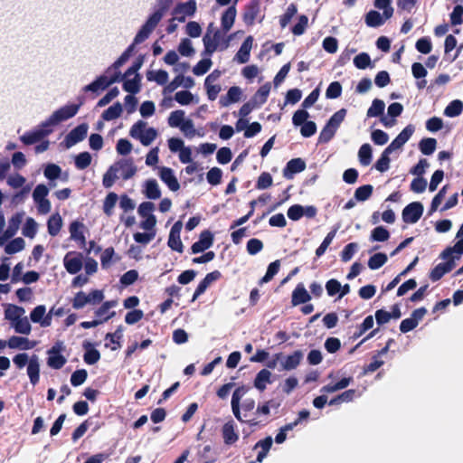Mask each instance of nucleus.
I'll return each instance as SVG.
<instances>
[{
    "label": "nucleus",
    "mask_w": 463,
    "mask_h": 463,
    "mask_svg": "<svg viewBox=\"0 0 463 463\" xmlns=\"http://www.w3.org/2000/svg\"><path fill=\"white\" fill-rule=\"evenodd\" d=\"M25 310L24 307L8 304L5 310V318L11 321V323H14L23 316H24Z\"/></svg>",
    "instance_id": "32"
},
{
    "label": "nucleus",
    "mask_w": 463,
    "mask_h": 463,
    "mask_svg": "<svg viewBox=\"0 0 463 463\" xmlns=\"http://www.w3.org/2000/svg\"><path fill=\"white\" fill-rule=\"evenodd\" d=\"M22 219L23 215L21 213H16L9 220L8 227L5 232L6 237H13L16 233V232L19 229Z\"/></svg>",
    "instance_id": "55"
},
{
    "label": "nucleus",
    "mask_w": 463,
    "mask_h": 463,
    "mask_svg": "<svg viewBox=\"0 0 463 463\" xmlns=\"http://www.w3.org/2000/svg\"><path fill=\"white\" fill-rule=\"evenodd\" d=\"M306 169V162L300 158H293L289 160L283 169V176L286 179H292L294 175L300 173Z\"/></svg>",
    "instance_id": "18"
},
{
    "label": "nucleus",
    "mask_w": 463,
    "mask_h": 463,
    "mask_svg": "<svg viewBox=\"0 0 463 463\" xmlns=\"http://www.w3.org/2000/svg\"><path fill=\"white\" fill-rule=\"evenodd\" d=\"M260 13V0H250L245 6L242 13V21L248 25L251 26Z\"/></svg>",
    "instance_id": "10"
},
{
    "label": "nucleus",
    "mask_w": 463,
    "mask_h": 463,
    "mask_svg": "<svg viewBox=\"0 0 463 463\" xmlns=\"http://www.w3.org/2000/svg\"><path fill=\"white\" fill-rule=\"evenodd\" d=\"M61 224L62 221L60 214L56 213L52 215L47 222L48 232L52 236H56L61 228Z\"/></svg>",
    "instance_id": "45"
},
{
    "label": "nucleus",
    "mask_w": 463,
    "mask_h": 463,
    "mask_svg": "<svg viewBox=\"0 0 463 463\" xmlns=\"http://www.w3.org/2000/svg\"><path fill=\"white\" fill-rule=\"evenodd\" d=\"M241 90L238 86L231 87L225 96L221 97L219 103L221 107H228L232 103L238 102L241 99Z\"/></svg>",
    "instance_id": "25"
},
{
    "label": "nucleus",
    "mask_w": 463,
    "mask_h": 463,
    "mask_svg": "<svg viewBox=\"0 0 463 463\" xmlns=\"http://www.w3.org/2000/svg\"><path fill=\"white\" fill-rule=\"evenodd\" d=\"M66 270L71 274H76L82 268V255L78 252H68L63 260Z\"/></svg>",
    "instance_id": "15"
},
{
    "label": "nucleus",
    "mask_w": 463,
    "mask_h": 463,
    "mask_svg": "<svg viewBox=\"0 0 463 463\" xmlns=\"http://www.w3.org/2000/svg\"><path fill=\"white\" fill-rule=\"evenodd\" d=\"M385 104L382 99H374L372 106L367 110V117H382L383 115Z\"/></svg>",
    "instance_id": "49"
},
{
    "label": "nucleus",
    "mask_w": 463,
    "mask_h": 463,
    "mask_svg": "<svg viewBox=\"0 0 463 463\" xmlns=\"http://www.w3.org/2000/svg\"><path fill=\"white\" fill-rule=\"evenodd\" d=\"M346 109H341L333 114V116L329 118L326 124L330 126L332 128L337 130L341 123L344 121Z\"/></svg>",
    "instance_id": "57"
},
{
    "label": "nucleus",
    "mask_w": 463,
    "mask_h": 463,
    "mask_svg": "<svg viewBox=\"0 0 463 463\" xmlns=\"http://www.w3.org/2000/svg\"><path fill=\"white\" fill-rule=\"evenodd\" d=\"M160 179L168 186V188L176 192L180 188V184L178 183L177 178L174 175L173 169L170 167L163 166L159 171Z\"/></svg>",
    "instance_id": "21"
},
{
    "label": "nucleus",
    "mask_w": 463,
    "mask_h": 463,
    "mask_svg": "<svg viewBox=\"0 0 463 463\" xmlns=\"http://www.w3.org/2000/svg\"><path fill=\"white\" fill-rule=\"evenodd\" d=\"M279 268H280V260H276L275 261L269 263V265L268 266L266 274L260 280V284L261 285V284L268 283L269 281H270L274 278V276L279 271Z\"/></svg>",
    "instance_id": "47"
},
{
    "label": "nucleus",
    "mask_w": 463,
    "mask_h": 463,
    "mask_svg": "<svg viewBox=\"0 0 463 463\" xmlns=\"http://www.w3.org/2000/svg\"><path fill=\"white\" fill-rule=\"evenodd\" d=\"M413 125L410 124L405 127L402 132L391 142V144L384 149L386 153L392 154L394 150L400 149L411 138L414 133Z\"/></svg>",
    "instance_id": "9"
},
{
    "label": "nucleus",
    "mask_w": 463,
    "mask_h": 463,
    "mask_svg": "<svg viewBox=\"0 0 463 463\" xmlns=\"http://www.w3.org/2000/svg\"><path fill=\"white\" fill-rule=\"evenodd\" d=\"M390 238V232L383 226H378L372 231L371 240L373 241H385Z\"/></svg>",
    "instance_id": "61"
},
{
    "label": "nucleus",
    "mask_w": 463,
    "mask_h": 463,
    "mask_svg": "<svg viewBox=\"0 0 463 463\" xmlns=\"http://www.w3.org/2000/svg\"><path fill=\"white\" fill-rule=\"evenodd\" d=\"M463 111V102L459 99H455L449 102V104L444 109V115L449 118L459 116Z\"/></svg>",
    "instance_id": "41"
},
{
    "label": "nucleus",
    "mask_w": 463,
    "mask_h": 463,
    "mask_svg": "<svg viewBox=\"0 0 463 463\" xmlns=\"http://www.w3.org/2000/svg\"><path fill=\"white\" fill-rule=\"evenodd\" d=\"M424 207L420 202H412L406 205L402 213V221L405 223H415L422 216Z\"/></svg>",
    "instance_id": "7"
},
{
    "label": "nucleus",
    "mask_w": 463,
    "mask_h": 463,
    "mask_svg": "<svg viewBox=\"0 0 463 463\" xmlns=\"http://www.w3.org/2000/svg\"><path fill=\"white\" fill-rule=\"evenodd\" d=\"M111 67L106 71L107 74L99 76L96 80L89 84V91L98 92L106 90L109 85L122 80L120 71L111 72Z\"/></svg>",
    "instance_id": "3"
},
{
    "label": "nucleus",
    "mask_w": 463,
    "mask_h": 463,
    "mask_svg": "<svg viewBox=\"0 0 463 463\" xmlns=\"http://www.w3.org/2000/svg\"><path fill=\"white\" fill-rule=\"evenodd\" d=\"M196 11L195 0H189L185 3H179L174 8L172 14L174 15L173 20H176L179 23H184L186 16H192Z\"/></svg>",
    "instance_id": "8"
},
{
    "label": "nucleus",
    "mask_w": 463,
    "mask_h": 463,
    "mask_svg": "<svg viewBox=\"0 0 463 463\" xmlns=\"http://www.w3.org/2000/svg\"><path fill=\"white\" fill-rule=\"evenodd\" d=\"M52 132L50 126H44V121L32 131L24 134L20 139L25 145H32L41 141L44 137Z\"/></svg>",
    "instance_id": "6"
},
{
    "label": "nucleus",
    "mask_w": 463,
    "mask_h": 463,
    "mask_svg": "<svg viewBox=\"0 0 463 463\" xmlns=\"http://www.w3.org/2000/svg\"><path fill=\"white\" fill-rule=\"evenodd\" d=\"M253 37L251 35L245 38L239 51L235 55V59L240 63H246L250 60V50L252 48Z\"/></svg>",
    "instance_id": "24"
},
{
    "label": "nucleus",
    "mask_w": 463,
    "mask_h": 463,
    "mask_svg": "<svg viewBox=\"0 0 463 463\" xmlns=\"http://www.w3.org/2000/svg\"><path fill=\"white\" fill-rule=\"evenodd\" d=\"M14 331L18 334L29 335L32 330L31 324L27 318V317L23 316L17 321L12 324Z\"/></svg>",
    "instance_id": "44"
},
{
    "label": "nucleus",
    "mask_w": 463,
    "mask_h": 463,
    "mask_svg": "<svg viewBox=\"0 0 463 463\" xmlns=\"http://www.w3.org/2000/svg\"><path fill=\"white\" fill-rule=\"evenodd\" d=\"M172 0H157V8L156 10L149 15L146 23L141 26L139 31L135 36V43H141L145 42L151 33L157 26L165 14L169 9Z\"/></svg>",
    "instance_id": "1"
},
{
    "label": "nucleus",
    "mask_w": 463,
    "mask_h": 463,
    "mask_svg": "<svg viewBox=\"0 0 463 463\" xmlns=\"http://www.w3.org/2000/svg\"><path fill=\"white\" fill-rule=\"evenodd\" d=\"M437 146V140L433 137L422 138L419 143L420 152L425 156H430L434 153Z\"/></svg>",
    "instance_id": "42"
},
{
    "label": "nucleus",
    "mask_w": 463,
    "mask_h": 463,
    "mask_svg": "<svg viewBox=\"0 0 463 463\" xmlns=\"http://www.w3.org/2000/svg\"><path fill=\"white\" fill-rule=\"evenodd\" d=\"M87 136V125L80 124L73 128L66 137L64 141L61 143L68 149L75 146L79 142L82 141Z\"/></svg>",
    "instance_id": "13"
},
{
    "label": "nucleus",
    "mask_w": 463,
    "mask_h": 463,
    "mask_svg": "<svg viewBox=\"0 0 463 463\" xmlns=\"http://www.w3.org/2000/svg\"><path fill=\"white\" fill-rule=\"evenodd\" d=\"M45 313V306L39 305L31 312L30 318L33 323H39L41 326L47 327L51 326V315Z\"/></svg>",
    "instance_id": "22"
},
{
    "label": "nucleus",
    "mask_w": 463,
    "mask_h": 463,
    "mask_svg": "<svg viewBox=\"0 0 463 463\" xmlns=\"http://www.w3.org/2000/svg\"><path fill=\"white\" fill-rule=\"evenodd\" d=\"M390 162H391L390 154L386 153V151L383 150V153L381 154V156L379 157V159L375 162L374 168L377 171L383 173L389 169Z\"/></svg>",
    "instance_id": "59"
},
{
    "label": "nucleus",
    "mask_w": 463,
    "mask_h": 463,
    "mask_svg": "<svg viewBox=\"0 0 463 463\" xmlns=\"http://www.w3.org/2000/svg\"><path fill=\"white\" fill-rule=\"evenodd\" d=\"M44 176L50 181V186L54 187L56 186L55 180L57 179H62L67 180V174H64L62 176L61 168L55 165V164H48L46 165L44 171H43Z\"/></svg>",
    "instance_id": "19"
},
{
    "label": "nucleus",
    "mask_w": 463,
    "mask_h": 463,
    "mask_svg": "<svg viewBox=\"0 0 463 463\" xmlns=\"http://www.w3.org/2000/svg\"><path fill=\"white\" fill-rule=\"evenodd\" d=\"M117 305V300H109L104 302L95 312L96 319L89 321V328L94 327L112 318L116 313L115 311H110V308L115 307Z\"/></svg>",
    "instance_id": "4"
},
{
    "label": "nucleus",
    "mask_w": 463,
    "mask_h": 463,
    "mask_svg": "<svg viewBox=\"0 0 463 463\" xmlns=\"http://www.w3.org/2000/svg\"><path fill=\"white\" fill-rule=\"evenodd\" d=\"M118 174V171L114 164L109 167V169L104 175L103 181H102L103 185L106 188L111 187L114 184L115 181L119 178V175Z\"/></svg>",
    "instance_id": "52"
},
{
    "label": "nucleus",
    "mask_w": 463,
    "mask_h": 463,
    "mask_svg": "<svg viewBox=\"0 0 463 463\" xmlns=\"http://www.w3.org/2000/svg\"><path fill=\"white\" fill-rule=\"evenodd\" d=\"M220 37H221V33L218 30L213 33V38H211L209 33H206L203 36V45H204V53L205 54L211 55L213 52H214L216 51V49L218 47V43H219Z\"/></svg>",
    "instance_id": "29"
},
{
    "label": "nucleus",
    "mask_w": 463,
    "mask_h": 463,
    "mask_svg": "<svg viewBox=\"0 0 463 463\" xmlns=\"http://www.w3.org/2000/svg\"><path fill=\"white\" fill-rule=\"evenodd\" d=\"M7 345L10 348H19L22 350H28L34 346V344L32 343L28 338L21 337V336H12L9 338L7 342Z\"/></svg>",
    "instance_id": "33"
},
{
    "label": "nucleus",
    "mask_w": 463,
    "mask_h": 463,
    "mask_svg": "<svg viewBox=\"0 0 463 463\" xmlns=\"http://www.w3.org/2000/svg\"><path fill=\"white\" fill-rule=\"evenodd\" d=\"M24 248V241L22 238H15L5 245V250L7 254H14Z\"/></svg>",
    "instance_id": "64"
},
{
    "label": "nucleus",
    "mask_w": 463,
    "mask_h": 463,
    "mask_svg": "<svg viewBox=\"0 0 463 463\" xmlns=\"http://www.w3.org/2000/svg\"><path fill=\"white\" fill-rule=\"evenodd\" d=\"M311 299V295L307 292L303 283H298L291 295V304L293 307L306 304Z\"/></svg>",
    "instance_id": "20"
},
{
    "label": "nucleus",
    "mask_w": 463,
    "mask_h": 463,
    "mask_svg": "<svg viewBox=\"0 0 463 463\" xmlns=\"http://www.w3.org/2000/svg\"><path fill=\"white\" fill-rule=\"evenodd\" d=\"M383 17L377 11L371 10L365 15V24L369 27H379L383 24Z\"/></svg>",
    "instance_id": "43"
},
{
    "label": "nucleus",
    "mask_w": 463,
    "mask_h": 463,
    "mask_svg": "<svg viewBox=\"0 0 463 463\" xmlns=\"http://www.w3.org/2000/svg\"><path fill=\"white\" fill-rule=\"evenodd\" d=\"M458 239V241L452 247H448L442 251L440 258L450 259L453 258L452 254L455 253L458 255L455 258L458 259L459 256L463 254V238Z\"/></svg>",
    "instance_id": "38"
},
{
    "label": "nucleus",
    "mask_w": 463,
    "mask_h": 463,
    "mask_svg": "<svg viewBox=\"0 0 463 463\" xmlns=\"http://www.w3.org/2000/svg\"><path fill=\"white\" fill-rule=\"evenodd\" d=\"M213 233L209 230H204L200 233L199 240L195 241L192 247L193 254H197L208 250L213 244Z\"/></svg>",
    "instance_id": "12"
},
{
    "label": "nucleus",
    "mask_w": 463,
    "mask_h": 463,
    "mask_svg": "<svg viewBox=\"0 0 463 463\" xmlns=\"http://www.w3.org/2000/svg\"><path fill=\"white\" fill-rule=\"evenodd\" d=\"M388 260L387 255L385 253H375L370 257L368 260V267L371 269H378L383 267Z\"/></svg>",
    "instance_id": "50"
},
{
    "label": "nucleus",
    "mask_w": 463,
    "mask_h": 463,
    "mask_svg": "<svg viewBox=\"0 0 463 463\" xmlns=\"http://www.w3.org/2000/svg\"><path fill=\"white\" fill-rule=\"evenodd\" d=\"M123 109L120 102H116L106 110L103 111L101 118L103 120H113L119 118L122 114Z\"/></svg>",
    "instance_id": "36"
},
{
    "label": "nucleus",
    "mask_w": 463,
    "mask_h": 463,
    "mask_svg": "<svg viewBox=\"0 0 463 463\" xmlns=\"http://www.w3.org/2000/svg\"><path fill=\"white\" fill-rule=\"evenodd\" d=\"M249 389H250L249 387L244 386V385L240 386L235 389V391L232 393V402H231L232 410V412H233L235 418L239 421L246 422L250 426H256L258 424V421L255 419L245 420L241 416L240 402H241L242 396L249 391Z\"/></svg>",
    "instance_id": "5"
},
{
    "label": "nucleus",
    "mask_w": 463,
    "mask_h": 463,
    "mask_svg": "<svg viewBox=\"0 0 463 463\" xmlns=\"http://www.w3.org/2000/svg\"><path fill=\"white\" fill-rule=\"evenodd\" d=\"M272 438L270 436H268L265 439L259 440L255 444L254 449H260L257 455V462H262V460L266 458L267 454L269 453L272 446Z\"/></svg>",
    "instance_id": "30"
},
{
    "label": "nucleus",
    "mask_w": 463,
    "mask_h": 463,
    "mask_svg": "<svg viewBox=\"0 0 463 463\" xmlns=\"http://www.w3.org/2000/svg\"><path fill=\"white\" fill-rule=\"evenodd\" d=\"M272 183L273 178L269 172H263L258 177L255 186L258 190H264L270 187L272 185Z\"/></svg>",
    "instance_id": "62"
},
{
    "label": "nucleus",
    "mask_w": 463,
    "mask_h": 463,
    "mask_svg": "<svg viewBox=\"0 0 463 463\" xmlns=\"http://www.w3.org/2000/svg\"><path fill=\"white\" fill-rule=\"evenodd\" d=\"M211 76H207L204 80V87L206 89L207 98L209 100H215L222 88L219 84H213L211 82Z\"/></svg>",
    "instance_id": "48"
},
{
    "label": "nucleus",
    "mask_w": 463,
    "mask_h": 463,
    "mask_svg": "<svg viewBox=\"0 0 463 463\" xmlns=\"http://www.w3.org/2000/svg\"><path fill=\"white\" fill-rule=\"evenodd\" d=\"M80 103H69L53 111L48 118L44 120V126L53 127L60 123L73 118L79 111Z\"/></svg>",
    "instance_id": "2"
},
{
    "label": "nucleus",
    "mask_w": 463,
    "mask_h": 463,
    "mask_svg": "<svg viewBox=\"0 0 463 463\" xmlns=\"http://www.w3.org/2000/svg\"><path fill=\"white\" fill-rule=\"evenodd\" d=\"M144 195L150 200H156L161 197V190L156 179H148L144 184Z\"/></svg>",
    "instance_id": "28"
},
{
    "label": "nucleus",
    "mask_w": 463,
    "mask_h": 463,
    "mask_svg": "<svg viewBox=\"0 0 463 463\" xmlns=\"http://www.w3.org/2000/svg\"><path fill=\"white\" fill-rule=\"evenodd\" d=\"M446 260V262L439 263L430 270V279L431 281L435 282L439 280L446 273H449L455 267L454 258Z\"/></svg>",
    "instance_id": "16"
},
{
    "label": "nucleus",
    "mask_w": 463,
    "mask_h": 463,
    "mask_svg": "<svg viewBox=\"0 0 463 463\" xmlns=\"http://www.w3.org/2000/svg\"><path fill=\"white\" fill-rule=\"evenodd\" d=\"M358 250V244L356 242H350L348 244H346L343 250L341 251V260L343 262H347L349 261L353 256L354 255V253L357 251Z\"/></svg>",
    "instance_id": "60"
},
{
    "label": "nucleus",
    "mask_w": 463,
    "mask_h": 463,
    "mask_svg": "<svg viewBox=\"0 0 463 463\" xmlns=\"http://www.w3.org/2000/svg\"><path fill=\"white\" fill-rule=\"evenodd\" d=\"M122 338V330L118 327L114 333H108L105 336V340H109V343L105 344L106 347H110L111 350L115 351L118 349L120 345V339Z\"/></svg>",
    "instance_id": "40"
},
{
    "label": "nucleus",
    "mask_w": 463,
    "mask_h": 463,
    "mask_svg": "<svg viewBox=\"0 0 463 463\" xmlns=\"http://www.w3.org/2000/svg\"><path fill=\"white\" fill-rule=\"evenodd\" d=\"M341 94L342 85L339 81L331 82L326 90V97L330 99H337Z\"/></svg>",
    "instance_id": "63"
},
{
    "label": "nucleus",
    "mask_w": 463,
    "mask_h": 463,
    "mask_svg": "<svg viewBox=\"0 0 463 463\" xmlns=\"http://www.w3.org/2000/svg\"><path fill=\"white\" fill-rule=\"evenodd\" d=\"M146 79L149 81L155 80L159 85H165L168 80V73L164 70L157 71H149L146 73Z\"/></svg>",
    "instance_id": "51"
},
{
    "label": "nucleus",
    "mask_w": 463,
    "mask_h": 463,
    "mask_svg": "<svg viewBox=\"0 0 463 463\" xmlns=\"http://www.w3.org/2000/svg\"><path fill=\"white\" fill-rule=\"evenodd\" d=\"M297 12V5L294 3L290 4L288 6L286 12L279 17V24L281 28H285L289 24L291 19L296 15Z\"/></svg>",
    "instance_id": "54"
},
{
    "label": "nucleus",
    "mask_w": 463,
    "mask_h": 463,
    "mask_svg": "<svg viewBox=\"0 0 463 463\" xmlns=\"http://www.w3.org/2000/svg\"><path fill=\"white\" fill-rule=\"evenodd\" d=\"M7 184L13 189L23 188L26 183V179L18 173L6 176Z\"/></svg>",
    "instance_id": "56"
},
{
    "label": "nucleus",
    "mask_w": 463,
    "mask_h": 463,
    "mask_svg": "<svg viewBox=\"0 0 463 463\" xmlns=\"http://www.w3.org/2000/svg\"><path fill=\"white\" fill-rule=\"evenodd\" d=\"M184 120V111L177 109L171 112L168 118V125L172 128H180Z\"/></svg>",
    "instance_id": "58"
},
{
    "label": "nucleus",
    "mask_w": 463,
    "mask_h": 463,
    "mask_svg": "<svg viewBox=\"0 0 463 463\" xmlns=\"http://www.w3.org/2000/svg\"><path fill=\"white\" fill-rule=\"evenodd\" d=\"M183 227L181 221H177L174 223L170 230L167 245L173 250L182 253L184 250V245L180 238V232Z\"/></svg>",
    "instance_id": "11"
},
{
    "label": "nucleus",
    "mask_w": 463,
    "mask_h": 463,
    "mask_svg": "<svg viewBox=\"0 0 463 463\" xmlns=\"http://www.w3.org/2000/svg\"><path fill=\"white\" fill-rule=\"evenodd\" d=\"M141 77L139 74H136L133 79H128L123 82V90L130 94H137L140 91Z\"/></svg>",
    "instance_id": "39"
},
{
    "label": "nucleus",
    "mask_w": 463,
    "mask_h": 463,
    "mask_svg": "<svg viewBox=\"0 0 463 463\" xmlns=\"http://www.w3.org/2000/svg\"><path fill=\"white\" fill-rule=\"evenodd\" d=\"M115 165L119 173V177L124 180L131 178L137 172V167L134 165L132 159L118 161Z\"/></svg>",
    "instance_id": "23"
},
{
    "label": "nucleus",
    "mask_w": 463,
    "mask_h": 463,
    "mask_svg": "<svg viewBox=\"0 0 463 463\" xmlns=\"http://www.w3.org/2000/svg\"><path fill=\"white\" fill-rule=\"evenodd\" d=\"M304 358V354L301 350H296L288 355H284L280 361L281 370L292 371L298 368Z\"/></svg>",
    "instance_id": "14"
},
{
    "label": "nucleus",
    "mask_w": 463,
    "mask_h": 463,
    "mask_svg": "<svg viewBox=\"0 0 463 463\" xmlns=\"http://www.w3.org/2000/svg\"><path fill=\"white\" fill-rule=\"evenodd\" d=\"M235 5L234 3L232 5L229 6L222 15L221 23L224 33L230 31L234 24L237 14Z\"/></svg>",
    "instance_id": "26"
},
{
    "label": "nucleus",
    "mask_w": 463,
    "mask_h": 463,
    "mask_svg": "<svg viewBox=\"0 0 463 463\" xmlns=\"http://www.w3.org/2000/svg\"><path fill=\"white\" fill-rule=\"evenodd\" d=\"M271 373L268 369L260 370L254 380V386L260 392L266 389L267 383H270Z\"/></svg>",
    "instance_id": "34"
},
{
    "label": "nucleus",
    "mask_w": 463,
    "mask_h": 463,
    "mask_svg": "<svg viewBox=\"0 0 463 463\" xmlns=\"http://www.w3.org/2000/svg\"><path fill=\"white\" fill-rule=\"evenodd\" d=\"M358 157L362 165L367 166L372 161V147L369 144H364L361 146L358 151Z\"/></svg>",
    "instance_id": "46"
},
{
    "label": "nucleus",
    "mask_w": 463,
    "mask_h": 463,
    "mask_svg": "<svg viewBox=\"0 0 463 463\" xmlns=\"http://www.w3.org/2000/svg\"><path fill=\"white\" fill-rule=\"evenodd\" d=\"M270 91V84L265 83L260 86L259 90L255 92V94L251 97L250 100L257 106L260 107L263 105L269 97Z\"/></svg>",
    "instance_id": "31"
},
{
    "label": "nucleus",
    "mask_w": 463,
    "mask_h": 463,
    "mask_svg": "<svg viewBox=\"0 0 463 463\" xmlns=\"http://www.w3.org/2000/svg\"><path fill=\"white\" fill-rule=\"evenodd\" d=\"M458 239V241L452 247H448L442 251L440 258L450 259L453 258L452 254L455 253L458 255L455 258L458 259L459 256L463 254V238Z\"/></svg>",
    "instance_id": "37"
},
{
    "label": "nucleus",
    "mask_w": 463,
    "mask_h": 463,
    "mask_svg": "<svg viewBox=\"0 0 463 463\" xmlns=\"http://www.w3.org/2000/svg\"><path fill=\"white\" fill-rule=\"evenodd\" d=\"M373 187L372 184H364L356 188L354 198L357 201L364 202L369 199L373 194Z\"/></svg>",
    "instance_id": "53"
},
{
    "label": "nucleus",
    "mask_w": 463,
    "mask_h": 463,
    "mask_svg": "<svg viewBox=\"0 0 463 463\" xmlns=\"http://www.w3.org/2000/svg\"><path fill=\"white\" fill-rule=\"evenodd\" d=\"M27 374L33 385H35L40 379V364L37 355H33L30 358L29 364L27 365Z\"/></svg>",
    "instance_id": "27"
},
{
    "label": "nucleus",
    "mask_w": 463,
    "mask_h": 463,
    "mask_svg": "<svg viewBox=\"0 0 463 463\" xmlns=\"http://www.w3.org/2000/svg\"><path fill=\"white\" fill-rule=\"evenodd\" d=\"M71 239L84 245L85 237L83 233V224L79 222H73L70 226Z\"/></svg>",
    "instance_id": "35"
},
{
    "label": "nucleus",
    "mask_w": 463,
    "mask_h": 463,
    "mask_svg": "<svg viewBox=\"0 0 463 463\" xmlns=\"http://www.w3.org/2000/svg\"><path fill=\"white\" fill-rule=\"evenodd\" d=\"M222 436L225 445L231 446L239 439V433L236 430V425L232 420L225 422L222 428Z\"/></svg>",
    "instance_id": "17"
}]
</instances>
